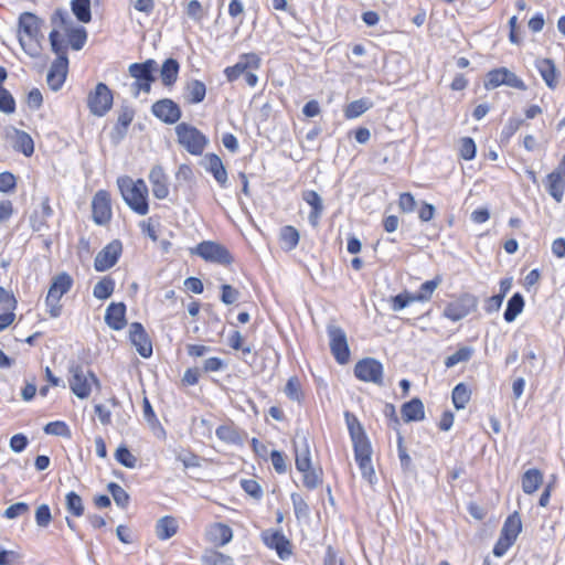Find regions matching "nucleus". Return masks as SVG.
I'll return each instance as SVG.
<instances>
[{
	"instance_id": "1",
	"label": "nucleus",
	"mask_w": 565,
	"mask_h": 565,
	"mask_svg": "<svg viewBox=\"0 0 565 565\" xmlns=\"http://www.w3.org/2000/svg\"><path fill=\"white\" fill-rule=\"evenodd\" d=\"M344 419L353 444L355 461L359 465L362 477L372 484L376 478L371 460L372 446L369 437L366 436L364 427L354 414L347 411L344 413Z\"/></svg>"
},
{
	"instance_id": "2",
	"label": "nucleus",
	"mask_w": 565,
	"mask_h": 565,
	"mask_svg": "<svg viewBox=\"0 0 565 565\" xmlns=\"http://www.w3.org/2000/svg\"><path fill=\"white\" fill-rule=\"evenodd\" d=\"M49 39L56 58L51 64L46 82L52 90L57 92L65 83L68 72L67 44L61 39L57 30H52Z\"/></svg>"
},
{
	"instance_id": "3",
	"label": "nucleus",
	"mask_w": 565,
	"mask_h": 565,
	"mask_svg": "<svg viewBox=\"0 0 565 565\" xmlns=\"http://www.w3.org/2000/svg\"><path fill=\"white\" fill-rule=\"evenodd\" d=\"M117 184L128 206L139 215H146L149 206L147 201L148 189L145 181L134 182L129 177H120Z\"/></svg>"
},
{
	"instance_id": "4",
	"label": "nucleus",
	"mask_w": 565,
	"mask_h": 565,
	"mask_svg": "<svg viewBox=\"0 0 565 565\" xmlns=\"http://www.w3.org/2000/svg\"><path fill=\"white\" fill-rule=\"evenodd\" d=\"M40 19L31 12H24L19 18V42L24 52L30 56H36L39 54L36 39L40 33Z\"/></svg>"
},
{
	"instance_id": "5",
	"label": "nucleus",
	"mask_w": 565,
	"mask_h": 565,
	"mask_svg": "<svg viewBox=\"0 0 565 565\" xmlns=\"http://www.w3.org/2000/svg\"><path fill=\"white\" fill-rule=\"evenodd\" d=\"M72 286L73 278L67 273H61L53 277L45 298V306L50 317L57 318L61 316L62 306L60 305V300L71 290Z\"/></svg>"
},
{
	"instance_id": "6",
	"label": "nucleus",
	"mask_w": 565,
	"mask_h": 565,
	"mask_svg": "<svg viewBox=\"0 0 565 565\" xmlns=\"http://www.w3.org/2000/svg\"><path fill=\"white\" fill-rule=\"evenodd\" d=\"M157 70L158 64L152 58L129 65L128 73L136 79L132 84L135 97H137L140 92L149 93L151 90V84L156 81L154 73Z\"/></svg>"
},
{
	"instance_id": "7",
	"label": "nucleus",
	"mask_w": 565,
	"mask_h": 565,
	"mask_svg": "<svg viewBox=\"0 0 565 565\" xmlns=\"http://www.w3.org/2000/svg\"><path fill=\"white\" fill-rule=\"evenodd\" d=\"M175 134L178 142L193 156L202 154L207 145L206 137L198 128L186 122L179 124L175 127Z\"/></svg>"
},
{
	"instance_id": "8",
	"label": "nucleus",
	"mask_w": 565,
	"mask_h": 565,
	"mask_svg": "<svg viewBox=\"0 0 565 565\" xmlns=\"http://www.w3.org/2000/svg\"><path fill=\"white\" fill-rule=\"evenodd\" d=\"M522 530L521 518L518 512L509 515L501 529L500 536L494 544L493 555L503 556L508 550L514 544Z\"/></svg>"
},
{
	"instance_id": "9",
	"label": "nucleus",
	"mask_w": 565,
	"mask_h": 565,
	"mask_svg": "<svg viewBox=\"0 0 565 565\" xmlns=\"http://www.w3.org/2000/svg\"><path fill=\"white\" fill-rule=\"evenodd\" d=\"M52 23L65 31L67 43L73 50L79 51L83 49L87 41V32L83 26H71V20L65 10L57 9L52 17Z\"/></svg>"
},
{
	"instance_id": "10",
	"label": "nucleus",
	"mask_w": 565,
	"mask_h": 565,
	"mask_svg": "<svg viewBox=\"0 0 565 565\" xmlns=\"http://www.w3.org/2000/svg\"><path fill=\"white\" fill-rule=\"evenodd\" d=\"M191 253L200 256L205 262L224 266L231 265L234 260L230 250L225 246L213 241L201 242L191 250Z\"/></svg>"
},
{
	"instance_id": "11",
	"label": "nucleus",
	"mask_w": 565,
	"mask_h": 565,
	"mask_svg": "<svg viewBox=\"0 0 565 565\" xmlns=\"http://www.w3.org/2000/svg\"><path fill=\"white\" fill-rule=\"evenodd\" d=\"M70 373V387L78 398L88 397L92 391V384H98V380L94 373L88 370L85 371L81 365H72Z\"/></svg>"
},
{
	"instance_id": "12",
	"label": "nucleus",
	"mask_w": 565,
	"mask_h": 565,
	"mask_svg": "<svg viewBox=\"0 0 565 565\" xmlns=\"http://www.w3.org/2000/svg\"><path fill=\"white\" fill-rule=\"evenodd\" d=\"M354 375L362 382L382 386L384 384L383 364L374 358H364L354 366Z\"/></svg>"
},
{
	"instance_id": "13",
	"label": "nucleus",
	"mask_w": 565,
	"mask_h": 565,
	"mask_svg": "<svg viewBox=\"0 0 565 565\" xmlns=\"http://www.w3.org/2000/svg\"><path fill=\"white\" fill-rule=\"evenodd\" d=\"M113 93L105 83H98L93 92L88 94L87 106L95 116H105L113 106Z\"/></svg>"
},
{
	"instance_id": "14",
	"label": "nucleus",
	"mask_w": 565,
	"mask_h": 565,
	"mask_svg": "<svg viewBox=\"0 0 565 565\" xmlns=\"http://www.w3.org/2000/svg\"><path fill=\"white\" fill-rule=\"evenodd\" d=\"M327 333L330 350L335 361L340 364H345L350 359V349L344 330L339 326L329 324L327 327Z\"/></svg>"
},
{
	"instance_id": "15",
	"label": "nucleus",
	"mask_w": 565,
	"mask_h": 565,
	"mask_svg": "<svg viewBox=\"0 0 565 565\" xmlns=\"http://www.w3.org/2000/svg\"><path fill=\"white\" fill-rule=\"evenodd\" d=\"M477 303V298L473 295L463 294L456 300L447 303L443 316L454 322L459 321L475 311Z\"/></svg>"
},
{
	"instance_id": "16",
	"label": "nucleus",
	"mask_w": 565,
	"mask_h": 565,
	"mask_svg": "<svg viewBox=\"0 0 565 565\" xmlns=\"http://www.w3.org/2000/svg\"><path fill=\"white\" fill-rule=\"evenodd\" d=\"M122 252V244L118 239L108 243L97 253L94 267L97 271H105L116 265Z\"/></svg>"
},
{
	"instance_id": "17",
	"label": "nucleus",
	"mask_w": 565,
	"mask_h": 565,
	"mask_svg": "<svg viewBox=\"0 0 565 565\" xmlns=\"http://www.w3.org/2000/svg\"><path fill=\"white\" fill-rule=\"evenodd\" d=\"M545 188L557 203L562 202L565 190V154L555 170L547 174Z\"/></svg>"
},
{
	"instance_id": "18",
	"label": "nucleus",
	"mask_w": 565,
	"mask_h": 565,
	"mask_svg": "<svg viewBox=\"0 0 565 565\" xmlns=\"http://www.w3.org/2000/svg\"><path fill=\"white\" fill-rule=\"evenodd\" d=\"M93 220L98 225L107 224L111 218L110 195L105 190H99L92 201Z\"/></svg>"
},
{
	"instance_id": "19",
	"label": "nucleus",
	"mask_w": 565,
	"mask_h": 565,
	"mask_svg": "<svg viewBox=\"0 0 565 565\" xmlns=\"http://www.w3.org/2000/svg\"><path fill=\"white\" fill-rule=\"evenodd\" d=\"M262 540L268 548L276 551L280 559H287L291 556V543L281 532L264 531Z\"/></svg>"
},
{
	"instance_id": "20",
	"label": "nucleus",
	"mask_w": 565,
	"mask_h": 565,
	"mask_svg": "<svg viewBox=\"0 0 565 565\" xmlns=\"http://www.w3.org/2000/svg\"><path fill=\"white\" fill-rule=\"evenodd\" d=\"M129 340L142 358L148 359L152 355L151 340L140 322L130 323Z\"/></svg>"
},
{
	"instance_id": "21",
	"label": "nucleus",
	"mask_w": 565,
	"mask_h": 565,
	"mask_svg": "<svg viewBox=\"0 0 565 565\" xmlns=\"http://www.w3.org/2000/svg\"><path fill=\"white\" fill-rule=\"evenodd\" d=\"M152 114L161 121L172 125L181 118V109L172 99L163 98L151 107Z\"/></svg>"
},
{
	"instance_id": "22",
	"label": "nucleus",
	"mask_w": 565,
	"mask_h": 565,
	"mask_svg": "<svg viewBox=\"0 0 565 565\" xmlns=\"http://www.w3.org/2000/svg\"><path fill=\"white\" fill-rule=\"evenodd\" d=\"M135 117V110L128 105H121L118 118L113 127L109 138L114 145H118L127 135L128 127Z\"/></svg>"
},
{
	"instance_id": "23",
	"label": "nucleus",
	"mask_w": 565,
	"mask_h": 565,
	"mask_svg": "<svg viewBox=\"0 0 565 565\" xmlns=\"http://www.w3.org/2000/svg\"><path fill=\"white\" fill-rule=\"evenodd\" d=\"M296 468L299 471L309 470L311 467L310 449L307 437L305 435H296L294 439Z\"/></svg>"
},
{
	"instance_id": "24",
	"label": "nucleus",
	"mask_w": 565,
	"mask_h": 565,
	"mask_svg": "<svg viewBox=\"0 0 565 565\" xmlns=\"http://www.w3.org/2000/svg\"><path fill=\"white\" fill-rule=\"evenodd\" d=\"M105 322L113 330H122L126 324V305L124 302H111L105 312Z\"/></svg>"
},
{
	"instance_id": "25",
	"label": "nucleus",
	"mask_w": 565,
	"mask_h": 565,
	"mask_svg": "<svg viewBox=\"0 0 565 565\" xmlns=\"http://www.w3.org/2000/svg\"><path fill=\"white\" fill-rule=\"evenodd\" d=\"M152 194L159 200H163L169 195L168 177L161 166H154L149 173Z\"/></svg>"
},
{
	"instance_id": "26",
	"label": "nucleus",
	"mask_w": 565,
	"mask_h": 565,
	"mask_svg": "<svg viewBox=\"0 0 565 565\" xmlns=\"http://www.w3.org/2000/svg\"><path fill=\"white\" fill-rule=\"evenodd\" d=\"M302 200L311 206L308 220L312 226H318L320 216L323 211V203L321 196L313 190H306L302 192Z\"/></svg>"
},
{
	"instance_id": "27",
	"label": "nucleus",
	"mask_w": 565,
	"mask_h": 565,
	"mask_svg": "<svg viewBox=\"0 0 565 565\" xmlns=\"http://www.w3.org/2000/svg\"><path fill=\"white\" fill-rule=\"evenodd\" d=\"M205 169L213 174L214 179L221 186H225L227 182V172L221 160L215 153H207L205 156Z\"/></svg>"
},
{
	"instance_id": "28",
	"label": "nucleus",
	"mask_w": 565,
	"mask_h": 565,
	"mask_svg": "<svg viewBox=\"0 0 565 565\" xmlns=\"http://www.w3.org/2000/svg\"><path fill=\"white\" fill-rule=\"evenodd\" d=\"M206 535L210 542L215 545L223 546L231 542L233 531L224 523H214L207 529Z\"/></svg>"
},
{
	"instance_id": "29",
	"label": "nucleus",
	"mask_w": 565,
	"mask_h": 565,
	"mask_svg": "<svg viewBox=\"0 0 565 565\" xmlns=\"http://www.w3.org/2000/svg\"><path fill=\"white\" fill-rule=\"evenodd\" d=\"M402 417L404 422H419L425 418V409L423 402L415 397L402 406Z\"/></svg>"
},
{
	"instance_id": "30",
	"label": "nucleus",
	"mask_w": 565,
	"mask_h": 565,
	"mask_svg": "<svg viewBox=\"0 0 565 565\" xmlns=\"http://www.w3.org/2000/svg\"><path fill=\"white\" fill-rule=\"evenodd\" d=\"M535 66L550 88H554L557 84V71L555 63L551 58H539Z\"/></svg>"
},
{
	"instance_id": "31",
	"label": "nucleus",
	"mask_w": 565,
	"mask_h": 565,
	"mask_svg": "<svg viewBox=\"0 0 565 565\" xmlns=\"http://www.w3.org/2000/svg\"><path fill=\"white\" fill-rule=\"evenodd\" d=\"M178 521L170 515L160 518L156 523V535L159 540L166 541L177 534Z\"/></svg>"
},
{
	"instance_id": "32",
	"label": "nucleus",
	"mask_w": 565,
	"mask_h": 565,
	"mask_svg": "<svg viewBox=\"0 0 565 565\" xmlns=\"http://www.w3.org/2000/svg\"><path fill=\"white\" fill-rule=\"evenodd\" d=\"M180 64L175 58H167L160 68V78L164 86H172L179 75Z\"/></svg>"
},
{
	"instance_id": "33",
	"label": "nucleus",
	"mask_w": 565,
	"mask_h": 565,
	"mask_svg": "<svg viewBox=\"0 0 565 565\" xmlns=\"http://www.w3.org/2000/svg\"><path fill=\"white\" fill-rule=\"evenodd\" d=\"M206 86L199 79H191L185 85L184 97L190 104H199L204 100Z\"/></svg>"
},
{
	"instance_id": "34",
	"label": "nucleus",
	"mask_w": 565,
	"mask_h": 565,
	"mask_svg": "<svg viewBox=\"0 0 565 565\" xmlns=\"http://www.w3.org/2000/svg\"><path fill=\"white\" fill-rule=\"evenodd\" d=\"M543 483V475L536 469L532 468L524 472L522 476V490L526 494L534 493Z\"/></svg>"
},
{
	"instance_id": "35",
	"label": "nucleus",
	"mask_w": 565,
	"mask_h": 565,
	"mask_svg": "<svg viewBox=\"0 0 565 565\" xmlns=\"http://www.w3.org/2000/svg\"><path fill=\"white\" fill-rule=\"evenodd\" d=\"M524 298L520 292H515L508 301L503 318L507 322H513L523 311Z\"/></svg>"
},
{
	"instance_id": "36",
	"label": "nucleus",
	"mask_w": 565,
	"mask_h": 565,
	"mask_svg": "<svg viewBox=\"0 0 565 565\" xmlns=\"http://www.w3.org/2000/svg\"><path fill=\"white\" fill-rule=\"evenodd\" d=\"M372 107L373 103L369 98H360L347 105L344 116L347 119L358 118Z\"/></svg>"
},
{
	"instance_id": "37",
	"label": "nucleus",
	"mask_w": 565,
	"mask_h": 565,
	"mask_svg": "<svg viewBox=\"0 0 565 565\" xmlns=\"http://www.w3.org/2000/svg\"><path fill=\"white\" fill-rule=\"evenodd\" d=\"M13 148L29 157L34 151V142L31 136L22 130H15Z\"/></svg>"
},
{
	"instance_id": "38",
	"label": "nucleus",
	"mask_w": 565,
	"mask_h": 565,
	"mask_svg": "<svg viewBox=\"0 0 565 565\" xmlns=\"http://www.w3.org/2000/svg\"><path fill=\"white\" fill-rule=\"evenodd\" d=\"M72 11L78 21L87 23L92 19L90 0H72Z\"/></svg>"
},
{
	"instance_id": "39",
	"label": "nucleus",
	"mask_w": 565,
	"mask_h": 565,
	"mask_svg": "<svg viewBox=\"0 0 565 565\" xmlns=\"http://www.w3.org/2000/svg\"><path fill=\"white\" fill-rule=\"evenodd\" d=\"M115 289V281L110 277H104L100 279L93 289V295L95 298L104 300L109 298Z\"/></svg>"
},
{
	"instance_id": "40",
	"label": "nucleus",
	"mask_w": 565,
	"mask_h": 565,
	"mask_svg": "<svg viewBox=\"0 0 565 565\" xmlns=\"http://www.w3.org/2000/svg\"><path fill=\"white\" fill-rule=\"evenodd\" d=\"M441 284V277L436 276L431 280H427L420 285L419 290L415 296L416 301L425 302L431 298L433 292Z\"/></svg>"
},
{
	"instance_id": "41",
	"label": "nucleus",
	"mask_w": 565,
	"mask_h": 565,
	"mask_svg": "<svg viewBox=\"0 0 565 565\" xmlns=\"http://www.w3.org/2000/svg\"><path fill=\"white\" fill-rule=\"evenodd\" d=\"M471 392L470 390L463 384L459 383L457 384L452 390V403L454 406L457 409H462L466 407L468 402L470 401Z\"/></svg>"
},
{
	"instance_id": "42",
	"label": "nucleus",
	"mask_w": 565,
	"mask_h": 565,
	"mask_svg": "<svg viewBox=\"0 0 565 565\" xmlns=\"http://www.w3.org/2000/svg\"><path fill=\"white\" fill-rule=\"evenodd\" d=\"M299 237V232L291 225H286L280 230V241L288 250L296 248Z\"/></svg>"
},
{
	"instance_id": "43",
	"label": "nucleus",
	"mask_w": 565,
	"mask_h": 565,
	"mask_svg": "<svg viewBox=\"0 0 565 565\" xmlns=\"http://www.w3.org/2000/svg\"><path fill=\"white\" fill-rule=\"evenodd\" d=\"M215 435L218 439L227 444L236 445L242 443L238 431L230 425L218 426L215 430Z\"/></svg>"
},
{
	"instance_id": "44",
	"label": "nucleus",
	"mask_w": 565,
	"mask_h": 565,
	"mask_svg": "<svg viewBox=\"0 0 565 565\" xmlns=\"http://www.w3.org/2000/svg\"><path fill=\"white\" fill-rule=\"evenodd\" d=\"M66 510L74 516H82L84 514V504L82 498L74 491H71L65 497Z\"/></svg>"
},
{
	"instance_id": "45",
	"label": "nucleus",
	"mask_w": 565,
	"mask_h": 565,
	"mask_svg": "<svg viewBox=\"0 0 565 565\" xmlns=\"http://www.w3.org/2000/svg\"><path fill=\"white\" fill-rule=\"evenodd\" d=\"M107 490L118 507L124 509L128 505L130 497L121 486L115 482H110L107 486Z\"/></svg>"
},
{
	"instance_id": "46",
	"label": "nucleus",
	"mask_w": 565,
	"mask_h": 565,
	"mask_svg": "<svg viewBox=\"0 0 565 565\" xmlns=\"http://www.w3.org/2000/svg\"><path fill=\"white\" fill-rule=\"evenodd\" d=\"M472 353H473L472 348L462 347L445 360V365H446V367L450 369L460 362H467L468 360H470Z\"/></svg>"
},
{
	"instance_id": "47",
	"label": "nucleus",
	"mask_w": 565,
	"mask_h": 565,
	"mask_svg": "<svg viewBox=\"0 0 565 565\" xmlns=\"http://www.w3.org/2000/svg\"><path fill=\"white\" fill-rule=\"evenodd\" d=\"M115 459L126 468H135L137 463V458L125 445H121L116 449Z\"/></svg>"
},
{
	"instance_id": "48",
	"label": "nucleus",
	"mask_w": 565,
	"mask_h": 565,
	"mask_svg": "<svg viewBox=\"0 0 565 565\" xmlns=\"http://www.w3.org/2000/svg\"><path fill=\"white\" fill-rule=\"evenodd\" d=\"M504 70L505 67H500L490 71L486 76L484 88L489 90L504 85Z\"/></svg>"
},
{
	"instance_id": "49",
	"label": "nucleus",
	"mask_w": 565,
	"mask_h": 565,
	"mask_svg": "<svg viewBox=\"0 0 565 565\" xmlns=\"http://www.w3.org/2000/svg\"><path fill=\"white\" fill-rule=\"evenodd\" d=\"M185 13L192 21L196 23H200L206 14L202 4L198 0H190L186 3Z\"/></svg>"
},
{
	"instance_id": "50",
	"label": "nucleus",
	"mask_w": 565,
	"mask_h": 565,
	"mask_svg": "<svg viewBox=\"0 0 565 565\" xmlns=\"http://www.w3.org/2000/svg\"><path fill=\"white\" fill-rule=\"evenodd\" d=\"M43 430L47 435L71 437L68 426L61 420L47 423L44 426Z\"/></svg>"
},
{
	"instance_id": "51",
	"label": "nucleus",
	"mask_w": 565,
	"mask_h": 565,
	"mask_svg": "<svg viewBox=\"0 0 565 565\" xmlns=\"http://www.w3.org/2000/svg\"><path fill=\"white\" fill-rule=\"evenodd\" d=\"M294 512L297 519L307 518L309 515V505L299 493H291L290 495Z\"/></svg>"
},
{
	"instance_id": "52",
	"label": "nucleus",
	"mask_w": 565,
	"mask_h": 565,
	"mask_svg": "<svg viewBox=\"0 0 565 565\" xmlns=\"http://www.w3.org/2000/svg\"><path fill=\"white\" fill-rule=\"evenodd\" d=\"M415 296L411 295L409 292L405 291L402 294H398L391 299V308L393 311H399L404 308H406L409 303L415 302Z\"/></svg>"
},
{
	"instance_id": "53",
	"label": "nucleus",
	"mask_w": 565,
	"mask_h": 565,
	"mask_svg": "<svg viewBox=\"0 0 565 565\" xmlns=\"http://www.w3.org/2000/svg\"><path fill=\"white\" fill-rule=\"evenodd\" d=\"M477 147L472 138L463 137L460 140V157L465 160H472L476 157Z\"/></svg>"
},
{
	"instance_id": "54",
	"label": "nucleus",
	"mask_w": 565,
	"mask_h": 565,
	"mask_svg": "<svg viewBox=\"0 0 565 565\" xmlns=\"http://www.w3.org/2000/svg\"><path fill=\"white\" fill-rule=\"evenodd\" d=\"M0 110L6 114H12L15 110L14 98L4 87H0Z\"/></svg>"
},
{
	"instance_id": "55",
	"label": "nucleus",
	"mask_w": 565,
	"mask_h": 565,
	"mask_svg": "<svg viewBox=\"0 0 565 565\" xmlns=\"http://www.w3.org/2000/svg\"><path fill=\"white\" fill-rule=\"evenodd\" d=\"M303 473V484L308 489H316L321 482V471L309 468V470L301 471Z\"/></svg>"
},
{
	"instance_id": "56",
	"label": "nucleus",
	"mask_w": 565,
	"mask_h": 565,
	"mask_svg": "<svg viewBox=\"0 0 565 565\" xmlns=\"http://www.w3.org/2000/svg\"><path fill=\"white\" fill-rule=\"evenodd\" d=\"M285 394L292 401L299 402L301 398V387L298 377L292 376L287 381Z\"/></svg>"
},
{
	"instance_id": "57",
	"label": "nucleus",
	"mask_w": 565,
	"mask_h": 565,
	"mask_svg": "<svg viewBox=\"0 0 565 565\" xmlns=\"http://www.w3.org/2000/svg\"><path fill=\"white\" fill-rule=\"evenodd\" d=\"M241 486L243 490L252 498L259 500L263 497V490L256 480L243 479L241 480Z\"/></svg>"
},
{
	"instance_id": "58",
	"label": "nucleus",
	"mask_w": 565,
	"mask_h": 565,
	"mask_svg": "<svg viewBox=\"0 0 565 565\" xmlns=\"http://www.w3.org/2000/svg\"><path fill=\"white\" fill-rule=\"evenodd\" d=\"M397 452H398V458H399L402 469L404 471H408L412 466V458L407 454V450L404 447V438L399 434L397 436Z\"/></svg>"
},
{
	"instance_id": "59",
	"label": "nucleus",
	"mask_w": 565,
	"mask_h": 565,
	"mask_svg": "<svg viewBox=\"0 0 565 565\" xmlns=\"http://www.w3.org/2000/svg\"><path fill=\"white\" fill-rule=\"evenodd\" d=\"M52 521V514L47 504H41L35 511V522L40 527H47Z\"/></svg>"
},
{
	"instance_id": "60",
	"label": "nucleus",
	"mask_w": 565,
	"mask_h": 565,
	"mask_svg": "<svg viewBox=\"0 0 565 565\" xmlns=\"http://www.w3.org/2000/svg\"><path fill=\"white\" fill-rule=\"evenodd\" d=\"M221 301L225 305H232L236 302L241 296L239 291L228 284L221 286Z\"/></svg>"
},
{
	"instance_id": "61",
	"label": "nucleus",
	"mask_w": 565,
	"mask_h": 565,
	"mask_svg": "<svg viewBox=\"0 0 565 565\" xmlns=\"http://www.w3.org/2000/svg\"><path fill=\"white\" fill-rule=\"evenodd\" d=\"M503 76H504V85L512 87V88L520 89V90L526 89L525 83L515 73L511 72L510 70L505 68Z\"/></svg>"
},
{
	"instance_id": "62",
	"label": "nucleus",
	"mask_w": 565,
	"mask_h": 565,
	"mask_svg": "<svg viewBox=\"0 0 565 565\" xmlns=\"http://www.w3.org/2000/svg\"><path fill=\"white\" fill-rule=\"evenodd\" d=\"M28 511L29 505L25 502H18L8 507L3 512V516L12 520L26 513Z\"/></svg>"
},
{
	"instance_id": "63",
	"label": "nucleus",
	"mask_w": 565,
	"mask_h": 565,
	"mask_svg": "<svg viewBox=\"0 0 565 565\" xmlns=\"http://www.w3.org/2000/svg\"><path fill=\"white\" fill-rule=\"evenodd\" d=\"M204 565H234L231 557L218 553L213 552L212 554L205 556Z\"/></svg>"
},
{
	"instance_id": "64",
	"label": "nucleus",
	"mask_w": 565,
	"mask_h": 565,
	"mask_svg": "<svg viewBox=\"0 0 565 565\" xmlns=\"http://www.w3.org/2000/svg\"><path fill=\"white\" fill-rule=\"evenodd\" d=\"M20 561V554L15 551H9L0 545V565H17Z\"/></svg>"
}]
</instances>
